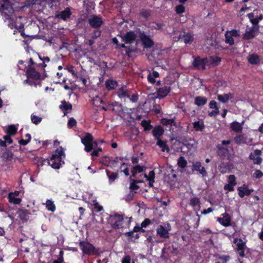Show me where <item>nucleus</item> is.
Segmentation results:
<instances>
[{
  "label": "nucleus",
  "mask_w": 263,
  "mask_h": 263,
  "mask_svg": "<svg viewBox=\"0 0 263 263\" xmlns=\"http://www.w3.org/2000/svg\"><path fill=\"white\" fill-rule=\"evenodd\" d=\"M136 34L134 31H129L122 37L124 44L120 45V47L126 49V53L129 55L130 53L135 52L137 50V42L136 40Z\"/></svg>",
  "instance_id": "f257e3e1"
},
{
  "label": "nucleus",
  "mask_w": 263,
  "mask_h": 263,
  "mask_svg": "<svg viewBox=\"0 0 263 263\" xmlns=\"http://www.w3.org/2000/svg\"><path fill=\"white\" fill-rule=\"evenodd\" d=\"M108 222L111 227L115 229H120L128 228L130 224V218H124L122 215L115 214L110 215Z\"/></svg>",
  "instance_id": "f03ea898"
},
{
  "label": "nucleus",
  "mask_w": 263,
  "mask_h": 263,
  "mask_svg": "<svg viewBox=\"0 0 263 263\" xmlns=\"http://www.w3.org/2000/svg\"><path fill=\"white\" fill-rule=\"evenodd\" d=\"M93 138L91 134L87 133L83 138H81V142L85 146V151L90 152L98 146L97 141H93Z\"/></svg>",
  "instance_id": "7ed1b4c3"
},
{
  "label": "nucleus",
  "mask_w": 263,
  "mask_h": 263,
  "mask_svg": "<svg viewBox=\"0 0 263 263\" xmlns=\"http://www.w3.org/2000/svg\"><path fill=\"white\" fill-rule=\"evenodd\" d=\"M80 247L84 254L92 255L98 253V251L91 243L86 241H81Z\"/></svg>",
  "instance_id": "20e7f679"
},
{
  "label": "nucleus",
  "mask_w": 263,
  "mask_h": 263,
  "mask_svg": "<svg viewBox=\"0 0 263 263\" xmlns=\"http://www.w3.org/2000/svg\"><path fill=\"white\" fill-rule=\"evenodd\" d=\"M176 34V31H174L172 33V36L175 41L181 40L185 44H191L193 40V36L190 33L184 32L183 33H180L177 39L174 35Z\"/></svg>",
  "instance_id": "39448f33"
},
{
  "label": "nucleus",
  "mask_w": 263,
  "mask_h": 263,
  "mask_svg": "<svg viewBox=\"0 0 263 263\" xmlns=\"http://www.w3.org/2000/svg\"><path fill=\"white\" fill-rule=\"evenodd\" d=\"M88 22L90 26L93 28H98L103 24L102 18L97 15H90L88 18Z\"/></svg>",
  "instance_id": "423d86ee"
},
{
  "label": "nucleus",
  "mask_w": 263,
  "mask_h": 263,
  "mask_svg": "<svg viewBox=\"0 0 263 263\" xmlns=\"http://www.w3.org/2000/svg\"><path fill=\"white\" fill-rule=\"evenodd\" d=\"M167 227L165 228L163 226L159 225L157 230V234L161 238H167L169 237L168 232L171 229V227L169 223H167Z\"/></svg>",
  "instance_id": "0eeeda50"
},
{
  "label": "nucleus",
  "mask_w": 263,
  "mask_h": 263,
  "mask_svg": "<svg viewBox=\"0 0 263 263\" xmlns=\"http://www.w3.org/2000/svg\"><path fill=\"white\" fill-rule=\"evenodd\" d=\"M261 154V151L259 149H255L253 153L249 155V158L253 160L255 164H260L262 162V158L260 157Z\"/></svg>",
  "instance_id": "6e6552de"
},
{
  "label": "nucleus",
  "mask_w": 263,
  "mask_h": 263,
  "mask_svg": "<svg viewBox=\"0 0 263 263\" xmlns=\"http://www.w3.org/2000/svg\"><path fill=\"white\" fill-rule=\"evenodd\" d=\"M234 141L237 144H248L252 142V139L248 138L245 134H240L234 138Z\"/></svg>",
  "instance_id": "1a4fd4ad"
},
{
  "label": "nucleus",
  "mask_w": 263,
  "mask_h": 263,
  "mask_svg": "<svg viewBox=\"0 0 263 263\" xmlns=\"http://www.w3.org/2000/svg\"><path fill=\"white\" fill-rule=\"evenodd\" d=\"M206 63V59H201L200 57H197L194 59L193 65L196 69L203 70L205 68Z\"/></svg>",
  "instance_id": "9d476101"
},
{
  "label": "nucleus",
  "mask_w": 263,
  "mask_h": 263,
  "mask_svg": "<svg viewBox=\"0 0 263 263\" xmlns=\"http://www.w3.org/2000/svg\"><path fill=\"white\" fill-rule=\"evenodd\" d=\"M221 217L217 218V221L223 226L228 227L231 225V218L230 215L227 213L222 214Z\"/></svg>",
  "instance_id": "9b49d317"
},
{
  "label": "nucleus",
  "mask_w": 263,
  "mask_h": 263,
  "mask_svg": "<svg viewBox=\"0 0 263 263\" xmlns=\"http://www.w3.org/2000/svg\"><path fill=\"white\" fill-rule=\"evenodd\" d=\"M26 73L28 79L30 78L33 80H38L41 78L40 73L31 66H28L26 70Z\"/></svg>",
  "instance_id": "f8f14e48"
},
{
  "label": "nucleus",
  "mask_w": 263,
  "mask_h": 263,
  "mask_svg": "<svg viewBox=\"0 0 263 263\" xmlns=\"http://www.w3.org/2000/svg\"><path fill=\"white\" fill-rule=\"evenodd\" d=\"M140 37L144 47L150 48L153 46L154 43L153 41L144 32H140Z\"/></svg>",
  "instance_id": "ddd939ff"
},
{
  "label": "nucleus",
  "mask_w": 263,
  "mask_h": 263,
  "mask_svg": "<svg viewBox=\"0 0 263 263\" xmlns=\"http://www.w3.org/2000/svg\"><path fill=\"white\" fill-rule=\"evenodd\" d=\"M192 171H197L199 172L200 174L202 175V177H206L207 176V172L206 171L204 167L202 166L200 162L197 161L193 164L192 166Z\"/></svg>",
  "instance_id": "4468645a"
},
{
  "label": "nucleus",
  "mask_w": 263,
  "mask_h": 263,
  "mask_svg": "<svg viewBox=\"0 0 263 263\" xmlns=\"http://www.w3.org/2000/svg\"><path fill=\"white\" fill-rule=\"evenodd\" d=\"M243 124V121L241 123H239L235 121L230 124V128L232 131L237 133H239L242 132Z\"/></svg>",
  "instance_id": "2eb2a0df"
},
{
  "label": "nucleus",
  "mask_w": 263,
  "mask_h": 263,
  "mask_svg": "<svg viewBox=\"0 0 263 263\" xmlns=\"http://www.w3.org/2000/svg\"><path fill=\"white\" fill-rule=\"evenodd\" d=\"M61 162L64 163V161L61 160L60 158H55L51 157L50 159L48 161V164L53 168L58 169L61 166Z\"/></svg>",
  "instance_id": "dca6fc26"
},
{
  "label": "nucleus",
  "mask_w": 263,
  "mask_h": 263,
  "mask_svg": "<svg viewBox=\"0 0 263 263\" xmlns=\"http://www.w3.org/2000/svg\"><path fill=\"white\" fill-rule=\"evenodd\" d=\"M163 128L161 126H155L152 130L153 135L155 137L157 141L160 140V137L163 134Z\"/></svg>",
  "instance_id": "f3484780"
},
{
  "label": "nucleus",
  "mask_w": 263,
  "mask_h": 263,
  "mask_svg": "<svg viewBox=\"0 0 263 263\" xmlns=\"http://www.w3.org/2000/svg\"><path fill=\"white\" fill-rule=\"evenodd\" d=\"M183 144L190 150L195 149L197 146V142L192 139L184 140Z\"/></svg>",
  "instance_id": "a211bd4d"
},
{
  "label": "nucleus",
  "mask_w": 263,
  "mask_h": 263,
  "mask_svg": "<svg viewBox=\"0 0 263 263\" xmlns=\"http://www.w3.org/2000/svg\"><path fill=\"white\" fill-rule=\"evenodd\" d=\"M71 15L69 8H66L64 10L62 11L60 13L57 14V18H60L64 21L66 20Z\"/></svg>",
  "instance_id": "6ab92c4d"
},
{
  "label": "nucleus",
  "mask_w": 263,
  "mask_h": 263,
  "mask_svg": "<svg viewBox=\"0 0 263 263\" xmlns=\"http://www.w3.org/2000/svg\"><path fill=\"white\" fill-rule=\"evenodd\" d=\"M118 95L121 99L129 98L130 92L126 87H122L118 91Z\"/></svg>",
  "instance_id": "aec40b11"
},
{
  "label": "nucleus",
  "mask_w": 263,
  "mask_h": 263,
  "mask_svg": "<svg viewBox=\"0 0 263 263\" xmlns=\"http://www.w3.org/2000/svg\"><path fill=\"white\" fill-rule=\"evenodd\" d=\"M171 88L170 86H165L158 90V96L159 98H164L170 92Z\"/></svg>",
  "instance_id": "412c9836"
},
{
  "label": "nucleus",
  "mask_w": 263,
  "mask_h": 263,
  "mask_svg": "<svg viewBox=\"0 0 263 263\" xmlns=\"http://www.w3.org/2000/svg\"><path fill=\"white\" fill-rule=\"evenodd\" d=\"M255 36V30L254 27L250 28L247 30L243 35V39L248 40L254 38Z\"/></svg>",
  "instance_id": "4be33fe9"
},
{
  "label": "nucleus",
  "mask_w": 263,
  "mask_h": 263,
  "mask_svg": "<svg viewBox=\"0 0 263 263\" xmlns=\"http://www.w3.org/2000/svg\"><path fill=\"white\" fill-rule=\"evenodd\" d=\"M233 97V95L231 93L217 95L218 100L223 103H227L229 99H232Z\"/></svg>",
  "instance_id": "5701e85b"
},
{
  "label": "nucleus",
  "mask_w": 263,
  "mask_h": 263,
  "mask_svg": "<svg viewBox=\"0 0 263 263\" xmlns=\"http://www.w3.org/2000/svg\"><path fill=\"white\" fill-rule=\"evenodd\" d=\"M17 217L22 221H26L28 219V215L26 210L18 209L17 211Z\"/></svg>",
  "instance_id": "b1692460"
},
{
  "label": "nucleus",
  "mask_w": 263,
  "mask_h": 263,
  "mask_svg": "<svg viewBox=\"0 0 263 263\" xmlns=\"http://www.w3.org/2000/svg\"><path fill=\"white\" fill-rule=\"evenodd\" d=\"M193 128L197 132H202L204 128V124L202 120H198L193 123Z\"/></svg>",
  "instance_id": "393cba45"
},
{
  "label": "nucleus",
  "mask_w": 263,
  "mask_h": 263,
  "mask_svg": "<svg viewBox=\"0 0 263 263\" xmlns=\"http://www.w3.org/2000/svg\"><path fill=\"white\" fill-rule=\"evenodd\" d=\"M238 191H239V196L240 197L243 198L246 195H249L251 193V192L253 191V190H250L247 188L245 189L243 187L241 186L238 188Z\"/></svg>",
  "instance_id": "a878e982"
},
{
  "label": "nucleus",
  "mask_w": 263,
  "mask_h": 263,
  "mask_svg": "<svg viewBox=\"0 0 263 263\" xmlns=\"http://www.w3.org/2000/svg\"><path fill=\"white\" fill-rule=\"evenodd\" d=\"M106 175L108 178L109 183L111 184L118 177V174L116 172H111L108 170H106Z\"/></svg>",
  "instance_id": "bb28decb"
},
{
  "label": "nucleus",
  "mask_w": 263,
  "mask_h": 263,
  "mask_svg": "<svg viewBox=\"0 0 263 263\" xmlns=\"http://www.w3.org/2000/svg\"><path fill=\"white\" fill-rule=\"evenodd\" d=\"M217 154L220 157L225 156L229 152L228 149L221 144L217 145Z\"/></svg>",
  "instance_id": "cd10ccee"
},
{
  "label": "nucleus",
  "mask_w": 263,
  "mask_h": 263,
  "mask_svg": "<svg viewBox=\"0 0 263 263\" xmlns=\"http://www.w3.org/2000/svg\"><path fill=\"white\" fill-rule=\"evenodd\" d=\"M51 157L55 158H60V159L62 160L65 157L63 148L62 147L58 148Z\"/></svg>",
  "instance_id": "c85d7f7f"
},
{
  "label": "nucleus",
  "mask_w": 263,
  "mask_h": 263,
  "mask_svg": "<svg viewBox=\"0 0 263 263\" xmlns=\"http://www.w3.org/2000/svg\"><path fill=\"white\" fill-rule=\"evenodd\" d=\"M249 62L251 64H257L260 62V58L258 55L255 54L249 55L248 57Z\"/></svg>",
  "instance_id": "c756f323"
},
{
  "label": "nucleus",
  "mask_w": 263,
  "mask_h": 263,
  "mask_svg": "<svg viewBox=\"0 0 263 263\" xmlns=\"http://www.w3.org/2000/svg\"><path fill=\"white\" fill-rule=\"evenodd\" d=\"M159 77V74L156 71H153V72H149L147 76V80L148 82L152 84H154L156 82L155 80V78H157Z\"/></svg>",
  "instance_id": "7c9ffc66"
},
{
  "label": "nucleus",
  "mask_w": 263,
  "mask_h": 263,
  "mask_svg": "<svg viewBox=\"0 0 263 263\" xmlns=\"http://www.w3.org/2000/svg\"><path fill=\"white\" fill-rule=\"evenodd\" d=\"M207 102V99L204 97L197 96L195 98V104L197 106L204 105Z\"/></svg>",
  "instance_id": "2f4dec72"
},
{
  "label": "nucleus",
  "mask_w": 263,
  "mask_h": 263,
  "mask_svg": "<svg viewBox=\"0 0 263 263\" xmlns=\"http://www.w3.org/2000/svg\"><path fill=\"white\" fill-rule=\"evenodd\" d=\"M117 85V82L112 80H108L105 82V86L108 90L115 89Z\"/></svg>",
  "instance_id": "473e14b6"
},
{
  "label": "nucleus",
  "mask_w": 263,
  "mask_h": 263,
  "mask_svg": "<svg viewBox=\"0 0 263 263\" xmlns=\"http://www.w3.org/2000/svg\"><path fill=\"white\" fill-rule=\"evenodd\" d=\"M157 145H158L161 148L162 152H169L170 149L165 141H162L161 139L157 141Z\"/></svg>",
  "instance_id": "72a5a7b5"
},
{
  "label": "nucleus",
  "mask_w": 263,
  "mask_h": 263,
  "mask_svg": "<svg viewBox=\"0 0 263 263\" xmlns=\"http://www.w3.org/2000/svg\"><path fill=\"white\" fill-rule=\"evenodd\" d=\"M233 243H237V250H245V242H243L242 239L235 238L233 240Z\"/></svg>",
  "instance_id": "f704fd0d"
},
{
  "label": "nucleus",
  "mask_w": 263,
  "mask_h": 263,
  "mask_svg": "<svg viewBox=\"0 0 263 263\" xmlns=\"http://www.w3.org/2000/svg\"><path fill=\"white\" fill-rule=\"evenodd\" d=\"M46 209L51 212H54L55 211V205L54 204L53 202L51 200L48 199L47 200L46 203Z\"/></svg>",
  "instance_id": "c9c22d12"
},
{
  "label": "nucleus",
  "mask_w": 263,
  "mask_h": 263,
  "mask_svg": "<svg viewBox=\"0 0 263 263\" xmlns=\"http://www.w3.org/2000/svg\"><path fill=\"white\" fill-rule=\"evenodd\" d=\"M72 105L66 102L65 101H63L60 106V108L63 111H67L68 110H71L72 109Z\"/></svg>",
  "instance_id": "e433bc0d"
},
{
  "label": "nucleus",
  "mask_w": 263,
  "mask_h": 263,
  "mask_svg": "<svg viewBox=\"0 0 263 263\" xmlns=\"http://www.w3.org/2000/svg\"><path fill=\"white\" fill-rule=\"evenodd\" d=\"M151 14V10L148 9H142L140 13V16L146 20Z\"/></svg>",
  "instance_id": "4c0bfd02"
},
{
  "label": "nucleus",
  "mask_w": 263,
  "mask_h": 263,
  "mask_svg": "<svg viewBox=\"0 0 263 263\" xmlns=\"http://www.w3.org/2000/svg\"><path fill=\"white\" fill-rule=\"evenodd\" d=\"M9 201L14 204H18L21 202V199L19 198H15L14 196H12V194H9L8 195Z\"/></svg>",
  "instance_id": "58836bf2"
},
{
  "label": "nucleus",
  "mask_w": 263,
  "mask_h": 263,
  "mask_svg": "<svg viewBox=\"0 0 263 263\" xmlns=\"http://www.w3.org/2000/svg\"><path fill=\"white\" fill-rule=\"evenodd\" d=\"M225 42L226 43L229 44L230 45H232L234 44V39H233L232 36H231L228 32V31H226L225 33Z\"/></svg>",
  "instance_id": "ea45409f"
},
{
  "label": "nucleus",
  "mask_w": 263,
  "mask_h": 263,
  "mask_svg": "<svg viewBox=\"0 0 263 263\" xmlns=\"http://www.w3.org/2000/svg\"><path fill=\"white\" fill-rule=\"evenodd\" d=\"M141 125L144 127V129L145 131L149 130L152 128V125L151 124V122L149 120H143L141 122Z\"/></svg>",
  "instance_id": "a19ab883"
},
{
  "label": "nucleus",
  "mask_w": 263,
  "mask_h": 263,
  "mask_svg": "<svg viewBox=\"0 0 263 263\" xmlns=\"http://www.w3.org/2000/svg\"><path fill=\"white\" fill-rule=\"evenodd\" d=\"M179 167L183 168L186 167L187 164L186 160L183 157H180L179 158L177 162Z\"/></svg>",
  "instance_id": "79ce46f5"
},
{
  "label": "nucleus",
  "mask_w": 263,
  "mask_h": 263,
  "mask_svg": "<svg viewBox=\"0 0 263 263\" xmlns=\"http://www.w3.org/2000/svg\"><path fill=\"white\" fill-rule=\"evenodd\" d=\"M17 128L13 125L9 126L7 129V133L9 135H14L16 134Z\"/></svg>",
  "instance_id": "37998d69"
},
{
  "label": "nucleus",
  "mask_w": 263,
  "mask_h": 263,
  "mask_svg": "<svg viewBox=\"0 0 263 263\" xmlns=\"http://www.w3.org/2000/svg\"><path fill=\"white\" fill-rule=\"evenodd\" d=\"M247 16L252 24L257 25L258 23V19L257 18H254V14L253 13H250L247 14Z\"/></svg>",
  "instance_id": "c03bdc74"
},
{
  "label": "nucleus",
  "mask_w": 263,
  "mask_h": 263,
  "mask_svg": "<svg viewBox=\"0 0 263 263\" xmlns=\"http://www.w3.org/2000/svg\"><path fill=\"white\" fill-rule=\"evenodd\" d=\"M31 120L33 123L34 124H38L42 121V118L39 116H36L35 115H31Z\"/></svg>",
  "instance_id": "a18cd8bd"
},
{
  "label": "nucleus",
  "mask_w": 263,
  "mask_h": 263,
  "mask_svg": "<svg viewBox=\"0 0 263 263\" xmlns=\"http://www.w3.org/2000/svg\"><path fill=\"white\" fill-rule=\"evenodd\" d=\"M144 171V167L140 165H137L133 168V176L135 177L137 172L141 173Z\"/></svg>",
  "instance_id": "49530a36"
},
{
  "label": "nucleus",
  "mask_w": 263,
  "mask_h": 263,
  "mask_svg": "<svg viewBox=\"0 0 263 263\" xmlns=\"http://www.w3.org/2000/svg\"><path fill=\"white\" fill-rule=\"evenodd\" d=\"M199 199L197 197H194L191 199L190 204L192 206H196L197 205H199Z\"/></svg>",
  "instance_id": "de8ad7c7"
},
{
  "label": "nucleus",
  "mask_w": 263,
  "mask_h": 263,
  "mask_svg": "<svg viewBox=\"0 0 263 263\" xmlns=\"http://www.w3.org/2000/svg\"><path fill=\"white\" fill-rule=\"evenodd\" d=\"M92 103L93 104L97 106L99 105L100 104L103 103V100L98 96H96L94 97L92 100Z\"/></svg>",
  "instance_id": "09e8293b"
},
{
  "label": "nucleus",
  "mask_w": 263,
  "mask_h": 263,
  "mask_svg": "<svg viewBox=\"0 0 263 263\" xmlns=\"http://www.w3.org/2000/svg\"><path fill=\"white\" fill-rule=\"evenodd\" d=\"M177 14H181L185 11V7L182 5H179L175 8Z\"/></svg>",
  "instance_id": "8fccbe9b"
},
{
  "label": "nucleus",
  "mask_w": 263,
  "mask_h": 263,
  "mask_svg": "<svg viewBox=\"0 0 263 263\" xmlns=\"http://www.w3.org/2000/svg\"><path fill=\"white\" fill-rule=\"evenodd\" d=\"M151 28L153 29L160 30L162 28V24L161 23H153L151 25Z\"/></svg>",
  "instance_id": "3c124183"
},
{
  "label": "nucleus",
  "mask_w": 263,
  "mask_h": 263,
  "mask_svg": "<svg viewBox=\"0 0 263 263\" xmlns=\"http://www.w3.org/2000/svg\"><path fill=\"white\" fill-rule=\"evenodd\" d=\"M236 178L234 175H230L229 177V183L232 185H235L237 183L236 181Z\"/></svg>",
  "instance_id": "603ef678"
},
{
  "label": "nucleus",
  "mask_w": 263,
  "mask_h": 263,
  "mask_svg": "<svg viewBox=\"0 0 263 263\" xmlns=\"http://www.w3.org/2000/svg\"><path fill=\"white\" fill-rule=\"evenodd\" d=\"M77 121L73 118H71L69 119L68 122V126L69 127H73L75 125H76Z\"/></svg>",
  "instance_id": "864d4df0"
},
{
  "label": "nucleus",
  "mask_w": 263,
  "mask_h": 263,
  "mask_svg": "<svg viewBox=\"0 0 263 263\" xmlns=\"http://www.w3.org/2000/svg\"><path fill=\"white\" fill-rule=\"evenodd\" d=\"M263 176V173L259 170H256L253 174V177L256 178H260Z\"/></svg>",
  "instance_id": "5fc2aeb1"
},
{
  "label": "nucleus",
  "mask_w": 263,
  "mask_h": 263,
  "mask_svg": "<svg viewBox=\"0 0 263 263\" xmlns=\"http://www.w3.org/2000/svg\"><path fill=\"white\" fill-rule=\"evenodd\" d=\"M139 181L135 180L134 182H131L130 184V189L132 190H137L139 189V186L136 185V183L139 182Z\"/></svg>",
  "instance_id": "6e6d98bb"
},
{
  "label": "nucleus",
  "mask_w": 263,
  "mask_h": 263,
  "mask_svg": "<svg viewBox=\"0 0 263 263\" xmlns=\"http://www.w3.org/2000/svg\"><path fill=\"white\" fill-rule=\"evenodd\" d=\"M209 106L211 108L214 109H219V108L218 107L217 105V103L214 100H212L210 101L209 103Z\"/></svg>",
  "instance_id": "4d7b16f0"
},
{
  "label": "nucleus",
  "mask_w": 263,
  "mask_h": 263,
  "mask_svg": "<svg viewBox=\"0 0 263 263\" xmlns=\"http://www.w3.org/2000/svg\"><path fill=\"white\" fill-rule=\"evenodd\" d=\"M228 32L231 34V36H232V37H237L240 35L239 31L235 29L229 31Z\"/></svg>",
  "instance_id": "13d9d810"
},
{
  "label": "nucleus",
  "mask_w": 263,
  "mask_h": 263,
  "mask_svg": "<svg viewBox=\"0 0 263 263\" xmlns=\"http://www.w3.org/2000/svg\"><path fill=\"white\" fill-rule=\"evenodd\" d=\"M101 31L99 30H95L92 34V37L93 39H96L101 35Z\"/></svg>",
  "instance_id": "bf43d9fd"
},
{
  "label": "nucleus",
  "mask_w": 263,
  "mask_h": 263,
  "mask_svg": "<svg viewBox=\"0 0 263 263\" xmlns=\"http://www.w3.org/2000/svg\"><path fill=\"white\" fill-rule=\"evenodd\" d=\"M155 174L154 173V172L153 171H151L149 173V174H148V176H147L146 174H144V177L145 178H146L147 179H154L155 178Z\"/></svg>",
  "instance_id": "052dcab7"
},
{
  "label": "nucleus",
  "mask_w": 263,
  "mask_h": 263,
  "mask_svg": "<svg viewBox=\"0 0 263 263\" xmlns=\"http://www.w3.org/2000/svg\"><path fill=\"white\" fill-rule=\"evenodd\" d=\"M151 223V220L148 219L146 218L144 219V220L141 223V226L142 228H145L146 227L148 224H149Z\"/></svg>",
  "instance_id": "680f3d73"
},
{
  "label": "nucleus",
  "mask_w": 263,
  "mask_h": 263,
  "mask_svg": "<svg viewBox=\"0 0 263 263\" xmlns=\"http://www.w3.org/2000/svg\"><path fill=\"white\" fill-rule=\"evenodd\" d=\"M4 141H6V143H8L9 144H11L12 143V140L10 138V135H7L5 136H4Z\"/></svg>",
  "instance_id": "e2e57ef3"
},
{
  "label": "nucleus",
  "mask_w": 263,
  "mask_h": 263,
  "mask_svg": "<svg viewBox=\"0 0 263 263\" xmlns=\"http://www.w3.org/2000/svg\"><path fill=\"white\" fill-rule=\"evenodd\" d=\"M219 259L221 260V263H226L230 259L229 256H222L219 257Z\"/></svg>",
  "instance_id": "0e129e2a"
},
{
  "label": "nucleus",
  "mask_w": 263,
  "mask_h": 263,
  "mask_svg": "<svg viewBox=\"0 0 263 263\" xmlns=\"http://www.w3.org/2000/svg\"><path fill=\"white\" fill-rule=\"evenodd\" d=\"M233 186L234 185H232L231 184H228L224 185V189L228 190L229 191H233L234 190Z\"/></svg>",
  "instance_id": "69168bd1"
},
{
  "label": "nucleus",
  "mask_w": 263,
  "mask_h": 263,
  "mask_svg": "<svg viewBox=\"0 0 263 263\" xmlns=\"http://www.w3.org/2000/svg\"><path fill=\"white\" fill-rule=\"evenodd\" d=\"M129 99L132 102H137L138 101V96L136 94L133 93L131 96V97H130V96L129 97Z\"/></svg>",
  "instance_id": "338daca9"
},
{
  "label": "nucleus",
  "mask_w": 263,
  "mask_h": 263,
  "mask_svg": "<svg viewBox=\"0 0 263 263\" xmlns=\"http://www.w3.org/2000/svg\"><path fill=\"white\" fill-rule=\"evenodd\" d=\"M122 263H130V257L129 256L127 255L125 256L122 260Z\"/></svg>",
  "instance_id": "774afa93"
}]
</instances>
